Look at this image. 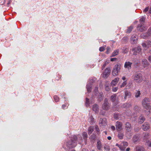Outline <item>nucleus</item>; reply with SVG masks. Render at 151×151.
I'll list each match as a JSON object with an SVG mask.
<instances>
[{"label":"nucleus","mask_w":151,"mask_h":151,"mask_svg":"<svg viewBox=\"0 0 151 151\" xmlns=\"http://www.w3.org/2000/svg\"><path fill=\"white\" fill-rule=\"evenodd\" d=\"M122 145H119L118 144H116V146L118 147L119 148L121 147V146Z\"/></svg>","instance_id":"774afa93"},{"label":"nucleus","mask_w":151,"mask_h":151,"mask_svg":"<svg viewBox=\"0 0 151 151\" xmlns=\"http://www.w3.org/2000/svg\"><path fill=\"white\" fill-rule=\"evenodd\" d=\"M146 43L147 46V48H149L151 46V41H148L146 42Z\"/></svg>","instance_id":"a19ab883"},{"label":"nucleus","mask_w":151,"mask_h":151,"mask_svg":"<svg viewBox=\"0 0 151 151\" xmlns=\"http://www.w3.org/2000/svg\"><path fill=\"white\" fill-rule=\"evenodd\" d=\"M104 71L106 72V73H108L109 75L111 72V68L110 67L107 68L104 70Z\"/></svg>","instance_id":"4c0bfd02"},{"label":"nucleus","mask_w":151,"mask_h":151,"mask_svg":"<svg viewBox=\"0 0 151 151\" xmlns=\"http://www.w3.org/2000/svg\"><path fill=\"white\" fill-rule=\"evenodd\" d=\"M133 28V27L132 26H131L129 27L127 30L126 32L127 33H130L132 31Z\"/></svg>","instance_id":"e433bc0d"},{"label":"nucleus","mask_w":151,"mask_h":151,"mask_svg":"<svg viewBox=\"0 0 151 151\" xmlns=\"http://www.w3.org/2000/svg\"><path fill=\"white\" fill-rule=\"evenodd\" d=\"M109 75L108 73H106V72L104 71L103 74V77L104 78H107L109 76Z\"/></svg>","instance_id":"37998d69"},{"label":"nucleus","mask_w":151,"mask_h":151,"mask_svg":"<svg viewBox=\"0 0 151 151\" xmlns=\"http://www.w3.org/2000/svg\"><path fill=\"white\" fill-rule=\"evenodd\" d=\"M105 89L106 91H109L110 90V86L108 83H106L105 85Z\"/></svg>","instance_id":"c756f323"},{"label":"nucleus","mask_w":151,"mask_h":151,"mask_svg":"<svg viewBox=\"0 0 151 151\" xmlns=\"http://www.w3.org/2000/svg\"><path fill=\"white\" fill-rule=\"evenodd\" d=\"M117 95L116 94H114L112 95L110 97L111 101L112 102H114L116 100V98Z\"/></svg>","instance_id":"a878e982"},{"label":"nucleus","mask_w":151,"mask_h":151,"mask_svg":"<svg viewBox=\"0 0 151 151\" xmlns=\"http://www.w3.org/2000/svg\"><path fill=\"white\" fill-rule=\"evenodd\" d=\"M125 147H124L121 146V147L119 148L122 151H124Z\"/></svg>","instance_id":"4d7b16f0"},{"label":"nucleus","mask_w":151,"mask_h":151,"mask_svg":"<svg viewBox=\"0 0 151 151\" xmlns=\"http://www.w3.org/2000/svg\"><path fill=\"white\" fill-rule=\"evenodd\" d=\"M125 129L126 133L131 131L132 129V127L130 123L128 122H126Z\"/></svg>","instance_id":"0eeeda50"},{"label":"nucleus","mask_w":151,"mask_h":151,"mask_svg":"<svg viewBox=\"0 0 151 151\" xmlns=\"http://www.w3.org/2000/svg\"><path fill=\"white\" fill-rule=\"evenodd\" d=\"M116 59V58H111V61H114Z\"/></svg>","instance_id":"e2e57ef3"},{"label":"nucleus","mask_w":151,"mask_h":151,"mask_svg":"<svg viewBox=\"0 0 151 151\" xmlns=\"http://www.w3.org/2000/svg\"><path fill=\"white\" fill-rule=\"evenodd\" d=\"M95 128L96 131L98 133V134L99 132L100 131V130L99 129L98 126L97 125H96L95 126Z\"/></svg>","instance_id":"09e8293b"},{"label":"nucleus","mask_w":151,"mask_h":151,"mask_svg":"<svg viewBox=\"0 0 151 151\" xmlns=\"http://www.w3.org/2000/svg\"><path fill=\"white\" fill-rule=\"evenodd\" d=\"M77 139V137L76 136L73 135L70 140H69L66 142V146L69 149L75 147L76 145Z\"/></svg>","instance_id":"f257e3e1"},{"label":"nucleus","mask_w":151,"mask_h":151,"mask_svg":"<svg viewBox=\"0 0 151 151\" xmlns=\"http://www.w3.org/2000/svg\"><path fill=\"white\" fill-rule=\"evenodd\" d=\"M145 17H142L139 20V22L140 23L139 24H144V23L145 21Z\"/></svg>","instance_id":"2f4dec72"},{"label":"nucleus","mask_w":151,"mask_h":151,"mask_svg":"<svg viewBox=\"0 0 151 151\" xmlns=\"http://www.w3.org/2000/svg\"><path fill=\"white\" fill-rule=\"evenodd\" d=\"M150 138V135L148 133H145L143 134V140L145 142L146 141L149 140L148 139Z\"/></svg>","instance_id":"4468645a"},{"label":"nucleus","mask_w":151,"mask_h":151,"mask_svg":"<svg viewBox=\"0 0 151 151\" xmlns=\"http://www.w3.org/2000/svg\"><path fill=\"white\" fill-rule=\"evenodd\" d=\"M119 53V50H116L114 51L112 53L111 55V57H113L116 56L118 55Z\"/></svg>","instance_id":"cd10ccee"},{"label":"nucleus","mask_w":151,"mask_h":151,"mask_svg":"<svg viewBox=\"0 0 151 151\" xmlns=\"http://www.w3.org/2000/svg\"><path fill=\"white\" fill-rule=\"evenodd\" d=\"M147 143L148 147H151V139L149 140L148 141H146V142Z\"/></svg>","instance_id":"49530a36"},{"label":"nucleus","mask_w":151,"mask_h":151,"mask_svg":"<svg viewBox=\"0 0 151 151\" xmlns=\"http://www.w3.org/2000/svg\"><path fill=\"white\" fill-rule=\"evenodd\" d=\"M142 128L143 130L147 131L150 128V124L148 123L145 122L142 125Z\"/></svg>","instance_id":"9d476101"},{"label":"nucleus","mask_w":151,"mask_h":151,"mask_svg":"<svg viewBox=\"0 0 151 151\" xmlns=\"http://www.w3.org/2000/svg\"><path fill=\"white\" fill-rule=\"evenodd\" d=\"M131 43L133 44H134L137 40L136 35H132L130 38Z\"/></svg>","instance_id":"f3484780"},{"label":"nucleus","mask_w":151,"mask_h":151,"mask_svg":"<svg viewBox=\"0 0 151 151\" xmlns=\"http://www.w3.org/2000/svg\"><path fill=\"white\" fill-rule=\"evenodd\" d=\"M133 76L134 81L137 83H140L143 81V76L141 73L136 72Z\"/></svg>","instance_id":"f03ea898"},{"label":"nucleus","mask_w":151,"mask_h":151,"mask_svg":"<svg viewBox=\"0 0 151 151\" xmlns=\"http://www.w3.org/2000/svg\"><path fill=\"white\" fill-rule=\"evenodd\" d=\"M132 139L133 142L135 143H137L139 141V137L137 135L134 136Z\"/></svg>","instance_id":"aec40b11"},{"label":"nucleus","mask_w":151,"mask_h":151,"mask_svg":"<svg viewBox=\"0 0 151 151\" xmlns=\"http://www.w3.org/2000/svg\"><path fill=\"white\" fill-rule=\"evenodd\" d=\"M142 45L143 47L147 48V45H146V43H142Z\"/></svg>","instance_id":"13d9d810"},{"label":"nucleus","mask_w":151,"mask_h":151,"mask_svg":"<svg viewBox=\"0 0 151 151\" xmlns=\"http://www.w3.org/2000/svg\"><path fill=\"white\" fill-rule=\"evenodd\" d=\"M119 80V78H115L114 80L111 81V86H116Z\"/></svg>","instance_id":"412c9836"},{"label":"nucleus","mask_w":151,"mask_h":151,"mask_svg":"<svg viewBox=\"0 0 151 151\" xmlns=\"http://www.w3.org/2000/svg\"><path fill=\"white\" fill-rule=\"evenodd\" d=\"M83 139L85 140L87 139V137L88 135L87 133L86 132H84L83 133Z\"/></svg>","instance_id":"ea45409f"},{"label":"nucleus","mask_w":151,"mask_h":151,"mask_svg":"<svg viewBox=\"0 0 151 151\" xmlns=\"http://www.w3.org/2000/svg\"><path fill=\"white\" fill-rule=\"evenodd\" d=\"M132 105L131 103H124L121 106V107L123 108L127 109L131 107Z\"/></svg>","instance_id":"2eb2a0df"},{"label":"nucleus","mask_w":151,"mask_h":151,"mask_svg":"<svg viewBox=\"0 0 151 151\" xmlns=\"http://www.w3.org/2000/svg\"><path fill=\"white\" fill-rule=\"evenodd\" d=\"M88 121L91 125L93 124L95 122L94 119L92 116H91L89 117Z\"/></svg>","instance_id":"b1692460"},{"label":"nucleus","mask_w":151,"mask_h":151,"mask_svg":"<svg viewBox=\"0 0 151 151\" xmlns=\"http://www.w3.org/2000/svg\"><path fill=\"white\" fill-rule=\"evenodd\" d=\"M134 129L135 132H137L139 131V127H137L134 128Z\"/></svg>","instance_id":"bf43d9fd"},{"label":"nucleus","mask_w":151,"mask_h":151,"mask_svg":"<svg viewBox=\"0 0 151 151\" xmlns=\"http://www.w3.org/2000/svg\"><path fill=\"white\" fill-rule=\"evenodd\" d=\"M97 147L98 149L101 150V144L100 141H99L97 142Z\"/></svg>","instance_id":"7c9ffc66"},{"label":"nucleus","mask_w":151,"mask_h":151,"mask_svg":"<svg viewBox=\"0 0 151 151\" xmlns=\"http://www.w3.org/2000/svg\"><path fill=\"white\" fill-rule=\"evenodd\" d=\"M54 99L55 102H57L59 101V98L57 96H54Z\"/></svg>","instance_id":"79ce46f5"},{"label":"nucleus","mask_w":151,"mask_h":151,"mask_svg":"<svg viewBox=\"0 0 151 151\" xmlns=\"http://www.w3.org/2000/svg\"><path fill=\"white\" fill-rule=\"evenodd\" d=\"M90 104V100L87 98H86L85 100V105L87 107L89 106Z\"/></svg>","instance_id":"473e14b6"},{"label":"nucleus","mask_w":151,"mask_h":151,"mask_svg":"<svg viewBox=\"0 0 151 151\" xmlns=\"http://www.w3.org/2000/svg\"><path fill=\"white\" fill-rule=\"evenodd\" d=\"M132 63L129 61L126 62L125 63L124 67L126 68H127L128 70H129L131 68V65Z\"/></svg>","instance_id":"ddd939ff"},{"label":"nucleus","mask_w":151,"mask_h":151,"mask_svg":"<svg viewBox=\"0 0 151 151\" xmlns=\"http://www.w3.org/2000/svg\"><path fill=\"white\" fill-rule=\"evenodd\" d=\"M106 49V53L107 54H108L111 51V48L109 47H107Z\"/></svg>","instance_id":"a18cd8bd"},{"label":"nucleus","mask_w":151,"mask_h":151,"mask_svg":"<svg viewBox=\"0 0 151 151\" xmlns=\"http://www.w3.org/2000/svg\"><path fill=\"white\" fill-rule=\"evenodd\" d=\"M104 149L106 151H109L110 150V148L108 145H105L104 146Z\"/></svg>","instance_id":"58836bf2"},{"label":"nucleus","mask_w":151,"mask_h":151,"mask_svg":"<svg viewBox=\"0 0 151 151\" xmlns=\"http://www.w3.org/2000/svg\"><path fill=\"white\" fill-rule=\"evenodd\" d=\"M118 89V87H115L113 88H112V91L113 92H116V91Z\"/></svg>","instance_id":"3c124183"},{"label":"nucleus","mask_w":151,"mask_h":151,"mask_svg":"<svg viewBox=\"0 0 151 151\" xmlns=\"http://www.w3.org/2000/svg\"><path fill=\"white\" fill-rule=\"evenodd\" d=\"M127 82L126 81H125L123 82L122 85L120 86L121 88H123L127 84Z\"/></svg>","instance_id":"de8ad7c7"},{"label":"nucleus","mask_w":151,"mask_h":151,"mask_svg":"<svg viewBox=\"0 0 151 151\" xmlns=\"http://www.w3.org/2000/svg\"><path fill=\"white\" fill-rule=\"evenodd\" d=\"M68 104L67 103H66L65 104H63L62 106V108L63 109H65V108L66 107V106L68 105Z\"/></svg>","instance_id":"864d4df0"},{"label":"nucleus","mask_w":151,"mask_h":151,"mask_svg":"<svg viewBox=\"0 0 151 151\" xmlns=\"http://www.w3.org/2000/svg\"><path fill=\"white\" fill-rule=\"evenodd\" d=\"M145 36L147 37H149L151 36V27L148 29Z\"/></svg>","instance_id":"f704fd0d"},{"label":"nucleus","mask_w":151,"mask_h":151,"mask_svg":"<svg viewBox=\"0 0 151 151\" xmlns=\"http://www.w3.org/2000/svg\"><path fill=\"white\" fill-rule=\"evenodd\" d=\"M99 125L100 127H104L107 125L106 119L100 118L99 120Z\"/></svg>","instance_id":"423d86ee"},{"label":"nucleus","mask_w":151,"mask_h":151,"mask_svg":"<svg viewBox=\"0 0 151 151\" xmlns=\"http://www.w3.org/2000/svg\"><path fill=\"white\" fill-rule=\"evenodd\" d=\"M92 86V84L91 83H89L87 85V89L88 92L90 93L91 91V88Z\"/></svg>","instance_id":"5701e85b"},{"label":"nucleus","mask_w":151,"mask_h":151,"mask_svg":"<svg viewBox=\"0 0 151 151\" xmlns=\"http://www.w3.org/2000/svg\"><path fill=\"white\" fill-rule=\"evenodd\" d=\"M105 112L103 110H101L99 113L101 115H104L105 114Z\"/></svg>","instance_id":"8fccbe9b"},{"label":"nucleus","mask_w":151,"mask_h":151,"mask_svg":"<svg viewBox=\"0 0 151 151\" xmlns=\"http://www.w3.org/2000/svg\"><path fill=\"white\" fill-rule=\"evenodd\" d=\"M148 59L149 60V62L151 63V55L149 56Z\"/></svg>","instance_id":"0e129e2a"},{"label":"nucleus","mask_w":151,"mask_h":151,"mask_svg":"<svg viewBox=\"0 0 151 151\" xmlns=\"http://www.w3.org/2000/svg\"><path fill=\"white\" fill-rule=\"evenodd\" d=\"M91 138L93 139H94L96 138V135L94 134H93L91 136Z\"/></svg>","instance_id":"680f3d73"},{"label":"nucleus","mask_w":151,"mask_h":151,"mask_svg":"<svg viewBox=\"0 0 151 151\" xmlns=\"http://www.w3.org/2000/svg\"><path fill=\"white\" fill-rule=\"evenodd\" d=\"M124 135L123 133L120 132H119L117 136L120 139H123Z\"/></svg>","instance_id":"72a5a7b5"},{"label":"nucleus","mask_w":151,"mask_h":151,"mask_svg":"<svg viewBox=\"0 0 151 151\" xmlns=\"http://www.w3.org/2000/svg\"><path fill=\"white\" fill-rule=\"evenodd\" d=\"M111 128L113 130H114L115 129V127L114 126H112L111 127Z\"/></svg>","instance_id":"69168bd1"},{"label":"nucleus","mask_w":151,"mask_h":151,"mask_svg":"<svg viewBox=\"0 0 151 151\" xmlns=\"http://www.w3.org/2000/svg\"><path fill=\"white\" fill-rule=\"evenodd\" d=\"M142 104L143 107L147 110L150 109L151 106L150 105V101L148 98H145L142 101Z\"/></svg>","instance_id":"7ed1b4c3"},{"label":"nucleus","mask_w":151,"mask_h":151,"mask_svg":"<svg viewBox=\"0 0 151 151\" xmlns=\"http://www.w3.org/2000/svg\"><path fill=\"white\" fill-rule=\"evenodd\" d=\"M131 93L128 91H126L125 93L124 99H126L127 98L131 97Z\"/></svg>","instance_id":"6ab92c4d"},{"label":"nucleus","mask_w":151,"mask_h":151,"mask_svg":"<svg viewBox=\"0 0 151 151\" xmlns=\"http://www.w3.org/2000/svg\"><path fill=\"white\" fill-rule=\"evenodd\" d=\"M11 0H9V1H8V3H7V5L8 6H9V5L11 3Z\"/></svg>","instance_id":"338daca9"},{"label":"nucleus","mask_w":151,"mask_h":151,"mask_svg":"<svg viewBox=\"0 0 151 151\" xmlns=\"http://www.w3.org/2000/svg\"><path fill=\"white\" fill-rule=\"evenodd\" d=\"M142 49L140 46H138L137 47L134 48V52L133 53L134 55H136V53H139L141 51Z\"/></svg>","instance_id":"a211bd4d"},{"label":"nucleus","mask_w":151,"mask_h":151,"mask_svg":"<svg viewBox=\"0 0 151 151\" xmlns=\"http://www.w3.org/2000/svg\"><path fill=\"white\" fill-rule=\"evenodd\" d=\"M105 50V48L103 47H101L99 48V50L100 52L103 51Z\"/></svg>","instance_id":"603ef678"},{"label":"nucleus","mask_w":151,"mask_h":151,"mask_svg":"<svg viewBox=\"0 0 151 151\" xmlns=\"http://www.w3.org/2000/svg\"><path fill=\"white\" fill-rule=\"evenodd\" d=\"M103 94L102 92H100L99 94L98 98H99V101H101L103 100Z\"/></svg>","instance_id":"bb28decb"},{"label":"nucleus","mask_w":151,"mask_h":151,"mask_svg":"<svg viewBox=\"0 0 151 151\" xmlns=\"http://www.w3.org/2000/svg\"><path fill=\"white\" fill-rule=\"evenodd\" d=\"M92 110L96 113H98L99 111V105L96 104H95L93 106Z\"/></svg>","instance_id":"f8f14e48"},{"label":"nucleus","mask_w":151,"mask_h":151,"mask_svg":"<svg viewBox=\"0 0 151 151\" xmlns=\"http://www.w3.org/2000/svg\"><path fill=\"white\" fill-rule=\"evenodd\" d=\"M114 118L116 120H118L120 118V114H114Z\"/></svg>","instance_id":"c85d7f7f"},{"label":"nucleus","mask_w":151,"mask_h":151,"mask_svg":"<svg viewBox=\"0 0 151 151\" xmlns=\"http://www.w3.org/2000/svg\"><path fill=\"white\" fill-rule=\"evenodd\" d=\"M116 127L117 131H120L122 129V124L120 122L117 121L116 122Z\"/></svg>","instance_id":"1a4fd4ad"},{"label":"nucleus","mask_w":151,"mask_h":151,"mask_svg":"<svg viewBox=\"0 0 151 151\" xmlns=\"http://www.w3.org/2000/svg\"><path fill=\"white\" fill-rule=\"evenodd\" d=\"M136 91V92L135 93V96L136 98H138L140 96L141 93L139 91L137 90Z\"/></svg>","instance_id":"c9c22d12"},{"label":"nucleus","mask_w":151,"mask_h":151,"mask_svg":"<svg viewBox=\"0 0 151 151\" xmlns=\"http://www.w3.org/2000/svg\"><path fill=\"white\" fill-rule=\"evenodd\" d=\"M128 49L127 48H125L124 50H123L122 52L124 53H126L128 52Z\"/></svg>","instance_id":"5fc2aeb1"},{"label":"nucleus","mask_w":151,"mask_h":151,"mask_svg":"<svg viewBox=\"0 0 151 151\" xmlns=\"http://www.w3.org/2000/svg\"><path fill=\"white\" fill-rule=\"evenodd\" d=\"M145 149L143 146L138 145L136 146L135 151H145Z\"/></svg>","instance_id":"9b49d317"},{"label":"nucleus","mask_w":151,"mask_h":151,"mask_svg":"<svg viewBox=\"0 0 151 151\" xmlns=\"http://www.w3.org/2000/svg\"><path fill=\"white\" fill-rule=\"evenodd\" d=\"M121 65L120 64H116L115 66L112 70V75L113 76H116L118 75L120 72Z\"/></svg>","instance_id":"20e7f679"},{"label":"nucleus","mask_w":151,"mask_h":151,"mask_svg":"<svg viewBox=\"0 0 151 151\" xmlns=\"http://www.w3.org/2000/svg\"><path fill=\"white\" fill-rule=\"evenodd\" d=\"M145 120V118L142 115H141L139 118L138 122L140 124L142 123Z\"/></svg>","instance_id":"4be33fe9"},{"label":"nucleus","mask_w":151,"mask_h":151,"mask_svg":"<svg viewBox=\"0 0 151 151\" xmlns=\"http://www.w3.org/2000/svg\"><path fill=\"white\" fill-rule=\"evenodd\" d=\"M94 127L92 126L89 127L88 129V133L89 135L91 134L94 130Z\"/></svg>","instance_id":"393cba45"},{"label":"nucleus","mask_w":151,"mask_h":151,"mask_svg":"<svg viewBox=\"0 0 151 151\" xmlns=\"http://www.w3.org/2000/svg\"><path fill=\"white\" fill-rule=\"evenodd\" d=\"M137 28L138 30L141 32H142L145 31L147 29V28L145 27L144 24H139L138 25Z\"/></svg>","instance_id":"6e6552de"},{"label":"nucleus","mask_w":151,"mask_h":151,"mask_svg":"<svg viewBox=\"0 0 151 151\" xmlns=\"http://www.w3.org/2000/svg\"><path fill=\"white\" fill-rule=\"evenodd\" d=\"M142 63L144 68H145L149 65V64L147 60L145 58L142 59Z\"/></svg>","instance_id":"dca6fc26"},{"label":"nucleus","mask_w":151,"mask_h":151,"mask_svg":"<svg viewBox=\"0 0 151 151\" xmlns=\"http://www.w3.org/2000/svg\"><path fill=\"white\" fill-rule=\"evenodd\" d=\"M98 88L97 87H95V89L94 90L95 93V95L96 94V92L97 91Z\"/></svg>","instance_id":"052dcab7"},{"label":"nucleus","mask_w":151,"mask_h":151,"mask_svg":"<svg viewBox=\"0 0 151 151\" xmlns=\"http://www.w3.org/2000/svg\"><path fill=\"white\" fill-rule=\"evenodd\" d=\"M149 9V7H146L143 10V12H147Z\"/></svg>","instance_id":"6e6d98bb"},{"label":"nucleus","mask_w":151,"mask_h":151,"mask_svg":"<svg viewBox=\"0 0 151 151\" xmlns=\"http://www.w3.org/2000/svg\"><path fill=\"white\" fill-rule=\"evenodd\" d=\"M121 145H122V146L124 147H126L128 146V143L127 142H124L121 144Z\"/></svg>","instance_id":"c03bdc74"},{"label":"nucleus","mask_w":151,"mask_h":151,"mask_svg":"<svg viewBox=\"0 0 151 151\" xmlns=\"http://www.w3.org/2000/svg\"><path fill=\"white\" fill-rule=\"evenodd\" d=\"M110 104L109 102L108 99L106 98L102 105V109L105 111H108L110 107Z\"/></svg>","instance_id":"39448f33"}]
</instances>
